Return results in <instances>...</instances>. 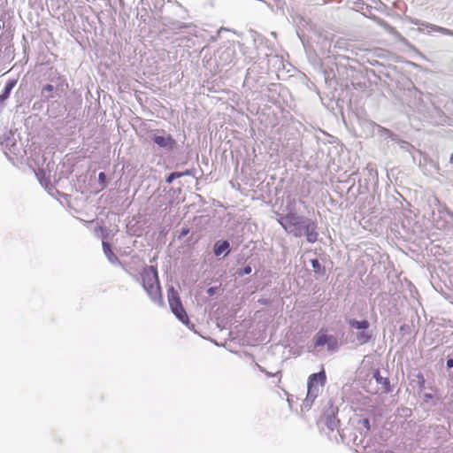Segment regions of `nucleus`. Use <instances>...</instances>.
I'll list each match as a JSON object with an SVG mask.
<instances>
[{"mask_svg": "<svg viewBox=\"0 0 453 453\" xmlns=\"http://www.w3.org/2000/svg\"><path fill=\"white\" fill-rule=\"evenodd\" d=\"M54 90V87L51 84L45 85L42 89V97L44 100H49L53 97L52 92Z\"/></svg>", "mask_w": 453, "mask_h": 453, "instance_id": "6ab92c4d", "label": "nucleus"}, {"mask_svg": "<svg viewBox=\"0 0 453 453\" xmlns=\"http://www.w3.org/2000/svg\"><path fill=\"white\" fill-rule=\"evenodd\" d=\"M447 368L451 369L453 367V359L449 358L446 363Z\"/></svg>", "mask_w": 453, "mask_h": 453, "instance_id": "7c9ffc66", "label": "nucleus"}, {"mask_svg": "<svg viewBox=\"0 0 453 453\" xmlns=\"http://www.w3.org/2000/svg\"><path fill=\"white\" fill-rule=\"evenodd\" d=\"M105 178H106V176H105V173H99V175H98V180H99V181H101V182L104 181V180H105Z\"/></svg>", "mask_w": 453, "mask_h": 453, "instance_id": "2f4dec72", "label": "nucleus"}, {"mask_svg": "<svg viewBox=\"0 0 453 453\" xmlns=\"http://www.w3.org/2000/svg\"><path fill=\"white\" fill-rule=\"evenodd\" d=\"M328 340H330V335H327L326 334L319 331L314 337V345L315 347H321L326 345Z\"/></svg>", "mask_w": 453, "mask_h": 453, "instance_id": "dca6fc26", "label": "nucleus"}, {"mask_svg": "<svg viewBox=\"0 0 453 453\" xmlns=\"http://www.w3.org/2000/svg\"><path fill=\"white\" fill-rule=\"evenodd\" d=\"M311 266L313 268V271L318 274H324L325 268L321 266L319 261L318 259H312L311 260Z\"/></svg>", "mask_w": 453, "mask_h": 453, "instance_id": "412c9836", "label": "nucleus"}, {"mask_svg": "<svg viewBox=\"0 0 453 453\" xmlns=\"http://www.w3.org/2000/svg\"><path fill=\"white\" fill-rule=\"evenodd\" d=\"M276 219L288 234L295 237L305 235L309 243H314L318 240L316 221L297 213L295 198L288 197L283 212H276Z\"/></svg>", "mask_w": 453, "mask_h": 453, "instance_id": "f257e3e1", "label": "nucleus"}, {"mask_svg": "<svg viewBox=\"0 0 453 453\" xmlns=\"http://www.w3.org/2000/svg\"><path fill=\"white\" fill-rule=\"evenodd\" d=\"M453 220V213L446 210H440L438 216L434 218V222L437 229L447 230L449 224Z\"/></svg>", "mask_w": 453, "mask_h": 453, "instance_id": "423d86ee", "label": "nucleus"}, {"mask_svg": "<svg viewBox=\"0 0 453 453\" xmlns=\"http://www.w3.org/2000/svg\"><path fill=\"white\" fill-rule=\"evenodd\" d=\"M358 426L360 428H364L365 430V433H368L370 431V421L368 418H362L358 421Z\"/></svg>", "mask_w": 453, "mask_h": 453, "instance_id": "5701e85b", "label": "nucleus"}, {"mask_svg": "<svg viewBox=\"0 0 453 453\" xmlns=\"http://www.w3.org/2000/svg\"><path fill=\"white\" fill-rule=\"evenodd\" d=\"M189 233V228L188 227H183L180 231V234L179 235V239H182L183 237H185L186 235H188Z\"/></svg>", "mask_w": 453, "mask_h": 453, "instance_id": "cd10ccee", "label": "nucleus"}, {"mask_svg": "<svg viewBox=\"0 0 453 453\" xmlns=\"http://www.w3.org/2000/svg\"><path fill=\"white\" fill-rule=\"evenodd\" d=\"M236 52L234 44H228L221 47L218 50L219 65L224 66L234 61Z\"/></svg>", "mask_w": 453, "mask_h": 453, "instance_id": "39448f33", "label": "nucleus"}, {"mask_svg": "<svg viewBox=\"0 0 453 453\" xmlns=\"http://www.w3.org/2000/svg\"><path fill=\"white\" fill-rule=\"evenodd\" d=\"M338 424L339 420L337 419L334 414L327 415L326 417V426L329 430L334 431V429H336Z\"/></svg>", "mask_w": 453, "mask_h": 453, "instance_id": "a211bd4d", "label": "nucleus"}, {"mask_svg": "<svg viewBox=\"0 0 453 453\" xmlns=\"http://www.w3.org/2000/svg\"><path fill=\"white\" fill-rule=\"evenodd\" d=\"M349 325L358 331L369 329L370 323L368 320H357L355 319L349 320Z\"/></svg>", "mask_w": 453, "mask_h": 453, "instance_id": "2eb2a0df", "label": "nucleus"}, {"mask_svg": "<svg viewBox=\"0 0 453 453\" xmlns=\"http://www.w3.org/2000/svg\"><path fill=\"white\" fill-rule=\"evenodd\" d=\"M103 250L111 264H112V265L119 264V259L113 253L109 242L103 241Z\"/></svg>", "mask_w": 453, "mask_h": 453, "instance_id": "f8f14e48", "label": "nucleus"}, {"mask_svg": "<svg viewBox=\"0 0 453 453\" xmlns=\"http://www.w3.org/2000/svg\"><path fill=\"white\" fill-rule=\"evenodd\" d=\"M251 271H252L251 266L247 265L243 269L238 270L236 273L239 276H243V275H246V274H250L251 273Z\"/></svg>", "mask_w": 453, "mask_h": 453, "instance_id": "393cba45", "label": "nucleus"}, {"mask_svg": "<svg viewBox=\"0 0 453 453\" xmlns=\"http://www.w3.org/2000/svg\"><path fill=\"white\" fill-rule=\"evenodd\" d=\"M188 171H186L185 173H180V172H173L172 173H170L167 178H166V182L167 183H172L175 179L177 178H180L183 175H188Z\"/></svg>", "mask_w": 453, "mask_h": 453, "instance_id": "4be33fe9", "label": "nucleus"}, {"mask_svg": "<svg viewBox=\"0 0 453 453\" xmlns=\"http://www.w3.org/2000/svg\"><path fill=\"white\" fill-rule=\"evenodd\" d=\"M173 26L174 29H186L188 34L196 37L199 36L197 27L192 23H182L180 21H175L173 23Z\"/></svg>", "mask_w": 453, "mask_h": 453, "instance_id": "6e6552de", "label": "nucleus"}, {"mask_svg": "<svg viewBox=\"0 0 453 453\" xmlns=\"http://www.w3.org/2000/svg\"><path fill=\"white\" fill-rule=\"evenodd\" d=\"M319 390H320V388L318 387V386H314L311 384H308V392H307V396L303 402V405L305 407H311V404L313 403L314 400L317 398V396L319 395Z\"/></svg>", "mask_w": 453, "mask_h": 453, "instance_id": "0eeeda50", "label": "nucleus"}, {"mask_svg": "<svg viewBox=\"0 0 453 453\" xmlns=\"http://www.w3.org/2000/svg\"><path fill=\"white\" fill-rule=\"evenodd\" d=\"M16 83H17L16 80L8 81V82L5 84V87H4L2 94L0 95V104H3L6 99L9 98L11 92L13 89V88L15 87Z\"/></svg>", "mask_w": 453, "mask_h": 453, "instance_id": "ddd939ff", "label": "nucleus"}, {"mask_svg": "<svg viewBox=\"0 0 453 453\" xmlns=\"http://www.w3.org/2000/svg\"><path fill=\"white\" fill-rule=\"evenodd\" d=\"M168 302L173 314L185 325L188 323V317L182 306L177 293L172 290L168 294Z\"/></svg>", "mask_w": 453, "mask_h": 453, "instance_id": "7ed1b4c3", "label": "nucleus"}, {"mask_svg": "<svg viewBox=\"0 0 453 453\" xmlns=\"http://www.w3.org/2000/svg\"><path fill=\"white\" fill-rule=\"evenodd\" d=\"M379 128H380L382 135H387L388 137L391 138L392 140L395 139V135L390 130L381 127H379Z\"/></svg>", "mask_w": 453, "mask_h": 453, "instance_id": "b1692460", "label": "nucleus"}, {"mask_svg": "<svg viewBox=\"0 0 453 453\" xmlns=\"http://www.w3.org/2000/svg\"><path fill=\"white\" fill-rule=\"evenodd\" d=\"M216 290H217V288H213V287L209 288L207 289V294H208L209 296H213V295L216 293Z\"/></svg>", "mask_w": 453, "mask_h": 453, "instance_id": "c756f323", "label": "nucleus"}, {"mask_svg": "<svg viewBox=\"0 0 453 453\" xmlns=\"http://www.w3.org/2000/svg\"><path fill=\"white\" fill-rule=\"evenodd\" d=\"M326 376L325 371L322 370L319 372L311 374L308 379V384H311V382H312V385L318 386L320 388V387L324 386V384L326 383Z\"/></svg>", "mask_w": 453, "mask_h": 453, "instance_id": "9d476101", "label": "nucleus"}, {"mask_svg": "<svg viewBox=\"0 0 453 453\" xmlns=\"http://www.w3.org/2000/svg\"><path fill=\"white\" fill-rule=\"evenodd\" d=\"M356 337H357V341L358 342V343L360 345H364V344L368 343L371 341V339L372 337V334L369 329L361 330V331L357 332Z\"/></svg>", "mask_w": 453, "mask_h": 453, "instance_id": "4468645a", "label": "nucleus"}, {"mask_svg": "<svg viewBox=\"0 0 453 453\" xmlns=\"http://www.w3.org/2000/svg\"><path fill=\"white\" fill-rule=\"evenodd\" d=\"M374 20L380 27L384 28L388 34L392 35L394 37L399 40H403V37L401 35V34L394 27L389 25L387 21L380 18H374Z\"/></svg>", "mask_w": 453, "mask_h": 453, "instance_id": "1a4fd4ad", "label": "nucleus"}, {"mask_svg": "<svg viewBox=\"0 0 453 453\" xmlns=\"http://www.w3.org/2000/svg\"><path fill=\"white\" fill-rule=\"evenodd\" d=\"M373 378L377 383L383 385L388 392L389 380L388 378H383L378 370L373 373Z\"/></svg>", "mask_w": 453, "mask_h": 453, "instance_id": "aec40b11", "label": "nucleus"}, {"mask_svg": "<svg viewBox=\"0 0 453 453\" xmlns=\"http://www.w3.org/2000/svg\"><path fill=\"white\" fill-rule=\"evenodd\" d=\"M257 367H258V369H259L262 372H265V373L267 376H269V377L276 376L277 374H279V373H280V372H277L276 373L269 372L265 371L264 367H262V366H260V365H257Z\"/></svg>", "mask_w": 453, "mask_h": 453, "instance_id": "bb28decb", "label": "nucleus"}, {"mask_svg": "<svg viewBox=\"0 0 453 453\" xmlns=\"http://www.w3.org/2000/svg\"><path fill=\"white\" fill-rule=\"evenodd\" d=\"M336 344H337V341H336L335 337L333 335H330V340H328V342H326L327 349L329 350L334 349V347L336 346Z\"/></svg>", "mask_w": 453, "mask_h": 453, "instance_id": "a878e982", "label": "nucleus"}, {"mask_svg": "<svg viewBox=\"0 0 453 453\" xmlns=\"http://www.w3.org/2000/svg\"><path fill=\"white\" fill-rule=\"evenodd\" d=\"M4 27V22L0 19V31Z\"/></svg>", "mask_w": 453, "mask_h": 453, "instance_id": "72a5a7b5", "label": "nucleus"}, {"mask_svg": "<svg viewBox=\"0 0 453 453\" xmlns=\"http://www.w3.org/2000/svg\"><path fill=\"white\" fill-rule=\"evenodd\" d=\"M425 397L428 398V399H431L433 397V395L431 394H426Z\"/></svg>", "mask_w": 453, "mask_h": 453, "instance_id": "f704fd0d", "label": "nucleus"}, {"mask_svg": "<svg viewBox=\"0 0 453 453\" xmlns=\"http://www.w3.org/2000/svg\"><path fill=\"white\" fill-rule=\"evenodd\" d=\"M153 142L166 151H173L177 145L176 141L171 134H166L164 130L157 131L151 137Z\"/></svg>", "mask_w": 453, "mask_h": 453, "instance_id": "20e7f679", "label": "nucleus"}, {"mask_svg": "<svg viewBox=\"0 0 453 453\" xmlns=\"http://www.w3.org/2000/svg\"><path fill=\"white\" fill-rule=\"evenodd\" d=\"M144 290L155 303H162V295L157 269L154 266H145L141 273Z\"/></svg>", "mask_w": 453, "mask_h": 453, "instance_id": "f03ea898", "label": "nucleus"}, {"mask_svg": "<svg viewBox=\"0 0 453 453\" xmlns=\"http://www.w3.org/2000/svg\"><path fill=\"white\" fill-rule=\"evenodd\" d=\"M418 384L420 387H423L424 386V383H425V378L424 376L421 374V373H418Z\"/></svg>", "mask_w": 453, "mask_h": 453, "instance_id": "c85d7f7f", "label": "nucleus"}, {"mask_svg": "<svg viewBox=\"0 0 453 453\" xmlns=\"http://www.w3.org/2000/svg\"><path fill=\"white\" fill-rule=\"evenodd\" d=\"M413 24L415 25H422V26H426V27H431L434 31H436V32H441L444 35H452V32L447 28H444V27H438V26H435V25H429V24H425V23H421L419 20L416 19V20H413L412 21Z\"/></svg>", "mask_w": 453, "mask_h": 453, "instance_id": "f3484780", "label": "nucleus"}, {"mask_svg": "<svg viewBox=\"0 0 453 453\" xmlns=\"http://www.w3.org/2000/svg\"><path fill=\"white\" fill-rule=\"evenodd\" d=\"M387 453H393L392 451H387Z\"/></svg>", "mask_w": 453, "mask_h": 453, "instance_id": "e433bc0d", "label": "nucleus"}, {"mask_svg": "<svg viewBox=\"0 0 453 453\" xmlns=\"http://www.w3.org/2000/svg\"><path fill=\"white\" fill-rule=\"evenodd\" d=\"M432 164H433L434 167L435 168V170L438 172L439 169H440L438 165L436 163H434V162H432Z\"/></svg>", "mask_w": 453, "mask_h": 453, "instance_id": "473e14b6", "label": "nucleus"}, {"mask_svg": "<svg viewBox=\"0 0 453 453\" xmlns=\"http://www.w3.org/2000/svg\"><path fill=\"white\" fill-rule=\"evenodd\" d=\"M450 163L453 165V154L450 157Z\"/></svg>", "mask_w": 453, "mask_h": 453, "instance_id": "c9c22d12", "label": "nucleus"}, {"mask_svg": "<svg viewBox=\"0 0 453 453\" xmlns=\"http://www.w3.org/2000/svg\"><path fill=\"white\" fill-rule=\"evenodd\" d=\"M213 252L217 257L222 254H224L225 256L228 255L230 252V244L228 241L217 242L214 244Z\"/></svg>", "mask_w": 453, "mask_h": 453, "instance_id": "9b49d317", "label": "nucleus"}]
</instances>
